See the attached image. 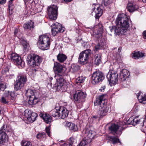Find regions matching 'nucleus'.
Masks as SVG:
<instances>
[{
  "label": "nucleus",
  "instance_id": "nucleus-1",
  "mask_svg": "<svg viewBox=\"0 0 146 146\" xmlns=\"http://www.w3.org/2000/svg\"><path fill=\"white\" fill-rule=\"evenodd\" d=\"M129 20L125 14H119L115 22L116 26H112L110 28V31L116 35L124 34L129 26Z\"/></svg>",
  "mask_w": 146,
  "mask_h": 146
},
{
  "label": "nucleus",
  "instance_id": "nucleus-2",
  "mask_svg": "<svg viewBox=\"0 0 146 146\" xmlns=\"http://www.w3.org/2000/svg\"><path fill=\"white\" fill-rule=\"evenodd\" d=\"M27 60V63L29 64L30 66L36 68H32L29 72L30 74L34 76L38 71V69L39 68L40 64L42 62V59L38 55L33 54L32 55H29Z\"/></svg>",
  "mask_w": 146,
  "mask_h": 146
},
{
  "label": "nucleus",
  "instance_id": "nucleus-3",
  "mask_svg": "<svg viewBox=\"0 0 146 146\" xmlns=\"http://www.w3.org/2000/svg\"><path fill=\"white\" fill-rule=\"evenodd\" d=\"M105 96L103 95L100 96L94 102L95 106H98L99 109H101L99 112L100 118H102L107 115L110 107V105L107 104V100L105 98Z\"/></svg>",
  "mask_w": 146,
  "mask_h": 146
},
{
  "label": "nucleus",
  "instance_id": "nucleus-4",
  "mask_svg": "<svg viewBox=\"0 0 146 146\" xmlns=\"http://www.w3.org/2000/svg\"><path fill=\"white\" fill-rule=\"evenodd\" d=\"M39 48L42 50L49 49L50 44V39L47 35H43L39 36L38 41Z\"/></svg>",
  "mask_w": 146,
  "mask_h": 146
},
{
  "label": "nucleus",
  "instance_id": "nucleus-5",
  "mask_svg": "<svg viewBox=\"0 0 146 146\" xmlns=\"http://www.w3.org/2000/svg\"><path fill=\"white\" fill-rule=\"evenodd\" d=\"M126 127V123L123 121L120 122L119 125L115 123L111 124L109 127V129L113 135L117 134V132L118 130L120 135L122 131Z\"/></svg>",
  "mask_w": 146,
  "mask_h": 146
},
{
  "label": "nucleus",
  "instance_id": "nucleus-6",
  "mask_svg": "<svg viewBox=\"0 0 146 146\" xmlns=\"http://www.w3.org/2000/svg\"><path fill=\"white\" fill-rule=\"evenodd\" d=\"M27 81V77L25 74H20L18 76L14 83V88L16 91L21 90Z\"/></svg>",
  "mask_w": 146,
  "mask_h": 146
},
{
  "label": "nucleus",
  "instance_id": "nucleus-7",
  "mask_svg": "<svg viewBox=\"0 0 146 146\" xmlns=\"http://www.w3.org/2000/svg\"><path fill=\"white\" fill-rule=\"evenodd\" d=\"M11 130L9 126H7L5 124L0 125V130L4 131L0 133V145H3L4 143L7 142L8 140V136L4 131L9 132Z\"/></svg>",
  "mask_w": 146,
  "mask_h": 146
},
{
  "label": "nucleus",
  "instance_id": "nucleus-8",
  "mask_svg": "<svg viewBox=\"0 0 146 146\" xmlns=\"http://www.w3.org/2000/svg\"><path fill=\"white\" fill-rule=\"evenodd\" d=\"M145 121V119H138L137 118H135L132 120V118H129L127 123L129 124H131L135 125L136 124L139 125L141 127V131L144 133H146V122L145 121L146 125L144 124V122Z\"/></svg>",
  "mask_w": 146,
  "mask_h": 146
},
{
  "label": "nucleus",
  "instance_id": "nucleus-9",
  "mask_svg": "<svg viewBox=\"0 0 146 146\" xmlns=\"http://www.w3.org/2000/svg\"><path fill=\"white\" fill-rule=\"evenodd\" d=\"M91 53V50L90 49H88L81 52L78 57V60L81 64L84 65L87 63Z\"/></svg>",
  "mask_w": 146,
  "mask_h": 146
},
{
  "label": "nucleus",
  "instance_id": "nucleus-10",
  "mask_svg": "<svg viewBox=\"0 0 146 146\" xmlns=\"http://www.w3.org/2000/svg\"><path fill=\"white\" fill-rule=\"evenodd\" d=\"M36 93H35L33 90L31 89H29L27 90L26 94V96L29 98L28 103L29 104L35 105L39 101L38 97L36 96Z\"/></svg>",
  "mask_w": 146,
  "mask_h": 146
},
{
  "label": "nucleus",
  "instance_id": "nucleus-11",
  "mask_svg": "<svg viewBox=\"0 0 146 146\" xmlns=\"http://www.w3.org/2000/svg\"><path fill=\"white\" fill-rule=\"evenodd\" d=\"M86 96V94L84 92L80 90H77L73 95L74 102L76 104H81L84 102Z\"/></svg>",
  "mask_w": 146,
  "mask_h": 146
},
{
  "label": "nucleus",
  "instance_id": "nucleus-12",
  "mask_svg": "<svg viewBox=\"0 0 146 146\" xmlns=\"http://www.w3.org/2000/svg\"><path fill=\"white\" fill-rule=\"evenodd\" d=\"M92 77V83L95 84L102 82L105 78V76L102 72L97 71L93 73Z\"/></svg>",
  "mask_w": 146,
  "mask_h": 146
},
{
  "label": "nucleus",
  "instance_id": "nucleus-13",
  "mask_svg": "<svg viewBox=\"0 0 146 146\" xmlns=\"http://www.w3.org/2000/svg\"><path fill=\"white\" fill-rule=\"evenodd\" d=\"M58 8L56 5H51L48 9V14L49 19L52 20H56L57 16Z\"/></svg>",
  "mask_w": 146,
  "mask_h": 146
},
{
  "label": "nucleus",
  "instance_id": "nucleus-14",
  "mask_svg": "<svg viewBox=\"0 0 146 146\" xmlns=\"http://www.w3.org/2000/svg\"><path fill=\"white\" fill-rule=\"evenodd\" d=\"M53 70L55 74L61 77H62L66 68L59 63L56 62L54 63Z\"/></svg>",
  "mask_w": 146,
  "mask_h": 146
},
{
  "label": "nucleus",
  "instance_id": "nucleus-15",
  "mask_svg": "<svg viewBox=\"0 0 146 146\" xmlns=\"http://www.w3.org/2000/svg\"><path fill=\"white\" fill-rule=\"evenodd\" d=\"M65 30V28L62 27L60 24L56 22L52 26L51 30L52 35L53 36H54L58 33H63Z\"/></svg>",
  "mask_w": 146,
  "mask_h": 146
},
{
  "label": "nucleus",
  "instance_id": "nucleus-16",
  "mask_svg": "<svg viewBox=\"0 0 146 146\" xmlns=\"http://www.w3.org/2000/svg\"><path fill=\"white\" fill-rule=\"evenodd\" d=\"M9 59H11L15 64L22 67L24 65V62L22 61L21 57L16 53H13L8 56Z\"/></svg>",
  "mask_w": 146,
  "mask_h": 146
},
{
  "label": "nucleus",
  "instance_id": "nucleus-17",
  "mask_svg": "<svg viewBox=\"0 0 146 146\" xmlns=\"http://www.w3.org/2000/svg\"><path fill=\"white\" fill-rule=\"evenodd\" d=\"M118 74L113 71H110L107 75V78L110 83L115 84L117 82Z\"/></svg>",
  "mask_w": 146,
  "mask_h": 146
},
{
  "label": "nucleus",
  "instance_id": "nucleus-18",
  "mask_svg": "<svg viewBox=\"0 0 146 146\" xmlns=\"http://www.w3.org/2000/svg\"><path fill=\"white\" fill-rule=\"evenodd\" d=\"M59 111L60 118L64 119L68 117L69 111L65 108L60 106Z\"/></svg>",
  "mask_w": 146,
  "mask_h": 146
},
{
  "label": "nucleus",
  "instance_id": "nucleus-19",
  "mask_svg": "<svg viewBox=\"0 0 146 146\" xmlns=\"http://www.w3.org/2000/svg\"><path fill=\"white\" fill-rule=\"evenodd\" d=\"M39 115L42 118L46 123H50L52 121V117L49 114L46 113H41Z\"/></svg>",
  "mask_w": 146,
  "mask_h": 146
},
{
  "label": "nucleus",
  "instance_id": "nucleus-20",
  "mask_svg": "<svg viewBox=\"0 0 146 146\" xmlns=\"http://www.w3.org/2000/svg\"><path fill=\"white\" fill-rule=\"evenodd\" d=\"M129 71L126 69L122 70L120 72L119 77L122 81H125L130 75Z\"/></svg>",
  "mask_w": 146,
  "mask_h": 146
},
{
  "label": "nucleus",
  "instance_id": "nucleus-21",
  "mask_svg": "<svg viewBox=\"0 0 146 146\" xmlns=\"http://www.w3.org/2000/svg\"><path fill=\"white\" fill-rule=\"evenodd\" d=\"M138 7L137 5L134 3L129 2L127 5V9L128 11L132 13L137 10Z\"/></svg>",
  "mask_w": 146,
  "mask_h": 146
},
{
  "label": "nucleus",
  "instance_id": "nucleus-22",
  "mask_svg": "<svg viewBox=\"0 0 146 146\" xmlns=\"http://www.w3.org/2000/svg\"><path fill=\"white\" fill-rule=\"evenodd\" d=\"M60 106L59 105L56 106L55 109L51 111L50 114L52 116L54 117H57L60 118Z\"/></svg>",
  "mask_w": 146,
  "mask_h": 146
},
{
  "label": "nucleus",
  "instance_id": "nucleus-23",
  "mask_svg": "<svg viewBox=\"0 0 146 146\" xmlns=\"http://www.w3.org/2000/svg\"><path fill=\"white\" fill-rule=\"evenodd\" d=\"M103 7L102 6L97 8L95 11L96 13L95 17L96 19H98L102 16L103 12Z\"/></svg>",
  "mask_w": 146,
  "mask_h": 146
},
{
  "label": "nucleus",
  "instance_id": "nucleus-24",
  "mask_svg": "<svg viewBox=\"0 0 146 146\" xmlns=\"http://www.w3.org/2000/svg\"><path fill=\"white\" fill-rule=\"evenodd\" d=\"M145 56V53L140 51L133 53L132 56V57L134 58L135 59L141 58Z\"/></svg>",
  "mask_w": 146,
  "mask_h": 146
},
{
  "label": "nucleus",
  "instance_id": "nucleus-25",
  "mask_svg": "<svg viewBox=\"0 0 146 146\" xmlns=\"http://www.w3.org/2000/svg\"><path fill=\"white\" fill-rule=\"evenodd\" d=\"M67 126L69 127V129L74 132L77 131L78 130V128L77 125H75L73 123H68L67 124Z\"/></svg>",
  "mask_w": 146,
  "mask_h": 146
},
{
  "label": "nucleus",
  "instance_id": "nucleus-26",
  "mask_svg": "<svg viewBox=\"0 0 146 146\" xmlns=\"http://www.w3.org/2000/svg\"><path fill=\"white\" fill-rule=\"evenodd\" d=\"M34 23L30 21L24 24L23 27L25 29L31 30L34 28Z\"/></svg>",
  "mask_w": 146,
  "mask_h": 146
},
{
  "label": "nucleus",
  "instance_id": "nucleus-27",
  "mask_svg": "<svg viewBox=\"0 0 146 146\" xmlns=\"http://www.w3.org/2000/svg\"><path fill=\"white\" fill-rule=\"evenodd\" d=\"M108 139L109 141L113 144L120 142L119 139L115 136H109L108 137Z\"/></svg>",
  "mask_w": 146,
  "mask_h": 146
},
{
  "label": "nucleus",
  "instance_id": "nucleus-28",
  "mask_svg": "<svg viewBox=\"0 0 146 146\" xmlns=\"http://www.w3.org/2000/svg\"><path fill=\"white\" fill-rule=\"evenodd\" d=\"M59 79L56 87L57 89L60 90L64 85V80L62 77H60Z\"/></svg>",
  "mask_w": 146,
  "mask_h": 146
},
{
  "label": "nucleus",
  "instance_id": "nucleus-29",
  "mask_svg": "<svg viewBox=\"0 0 146 146\" xmlns=\"http://www.w3.org/2000/svg\"><path fill=\"white\" fill-rule=\"evenodd\" d=\"M66 56L63 54H59L57 56V60L60 62H63L67 59Z\"/></svg>",
  "mask_w": 146,
  "mask_h": 146
},
{
  "label": "nucleus",
  "instance_id": "nucleus-30",
  "mask_svg": "<svg viewBox=\"0 0 146 146\" xmlns=\"http://www.w3.org/2000/svg\"><path fill=\"white\" fill-rule=\"evenodd\" d=\"M95 133L94 131L92 130H86L85 131V135L87 136V138L90 139L92 138L95 135Z\"/></svg>",
  "mask_w": 146,
  "mask_h": 146
},
{
  "label": "nucleus",
  "instance_id": "nucleus-31",
  "mask_svg": "<svg viewBox=\"0 0 146 146\" xmlns=\"http://www.w3.org/2000/svg\"><path fill=\"white\" fill-rule=\"evenodd\" d=\"M80 69V67L78 65L73 64L72 65L70 71L73 73H77Z\"/></svg>",
  "mask_w": 146,
  "mask_h": 146
},
{
  "label": "nucleus",
  "instance_id": "nucleus-32",
  "mask_svg": "<svg viewBox=\"0 0 146 146\" xmlns=\"http://www.w3.org/2000/svg\"><path fill=\"white\" fill-rule=\"evenodd\" d=\"M91 140L86 137L84 138L79 145L80 146H85L89 143Z\"/></svg>",
  "mask_w": 146,
  "mask_h": 146
},
{
  "label": "nucleus",
  "instance_id": "nucleus-33",
  "mask_svg": "<svg viewBox=\"0 0 146 146\" xmlns=\"http://www.w3.org/2000/svg\"><path fill=\"white\" fill-rule=\"evenodd\" d=\"M95 63L97 65H98L101 62V55L100 54H97L95 56Z\"/></svg>",
  "mask_w": 146,
  "mask_h": 146
},
{
  "label": "nucleus",
  "instance_id": "nucleus-34",
  "mask_svg": "<svg viewBox=\"0 0 146 146\" xmlns=\"http://www.w3.org/2000/svg\"><path fill=\"white\" fill-rule=\"evenodd\" d=\"M74 139L73 137H70L68 143H64L61 145L60 146H72V144H73L74 142Z\"/></svg>",
  "mask_w": 146,
  "mask_h": 146
},
{
  "label": "nucleus",
  "instance_id": "nucleus-35",
  "mask_svg": "<svg viewBox=\"0 0 146 146\" xmlns=\"http://www.w3.org/2000/svg\"><path fill=\"white\" fill-rule=\"evenodd\" d=\"M10 100L6 94L5 93L3 96L2 97L1 99V102L5 104H7L9 102V101Z\"/></svg>",
  "mask_w": 146,
  "mask_h": 146
},
{
  "label": "nucleus",
  "instance_id": "nucleus-36",
  "mask_svg": "<svg viewBox=\"0 0 146 146\" xmlns=\"http://www.w3.org/2000/svg\"><path fill=\"white\" fill-rule=\"evenodd\" d=\"M9 99L13 100L15 96V94L14 92H9L8 91L7 92L5 93Z\"/></svg>",
  "mask_w": 146,
  "mask_h": 146
},
{
  "label": "nucleus",
  "instance_id": "nucleus-37",
  "mask_svg": "<svg viewBox=\"0 0 146 146\" xmlns=\"http://www.w3.org/2000/svg\"><path fill=\"white\" fill-rule=\"evenodd\" d=\"M6 88V83L1 78H0V90L1 91H3Z\"/></svg>",
  "mask_w": 146,
  "mask_h": 146
},
{
  "label": "nucleus",
  "instance_id": "nucleus-38",
  "mask_svg": "<svg viewBox=\"0 0 146 146\" xmlns=\"http://www.w3.org/2000/svg\"><path fill=\"white\" fill-rule=\"evenodd\" d=\"M46 135L45 133H39L37 134L36 137L38 139H43L46 138Z\"/></svg>",
  "mask_w": 146,
  "mask_h": 146
},
{
  "label": "nucleus",
  "instance_id": "nucleus-39",
  "mask_svg": "<svg viewBox=\"0 0 146 146\" xmlns=\"http://www.w3.org/2000/svg\"><path fill=\"white\" fill-rule=\"evenodd\" d=\"M85 79V77L83 76H81L78 77L76 80V83L78 84V83H82L84 81Z\"/></svg>",
  "mask_w": 146,
  "mask_h": 146
},
{
  "label": "nucleus",
  "instance_id": "nucleus-40",
  "mask_svg": "<svg viewBox=\"0 0 146 146\" xmlns=\"http://www.w3.org/2000/svg\"><path fill=\"white\" fill-rule=\"evenodd\" d=\"M22 146H32L30 141L23 140L21 142Z\"/></svg>",
  "mask_w": 146,
  "mask_h": 146
},
{
  "label": "nucleus",
  "instance_id": "nucleus-41",
  "mask_svg": "<svg viewBox=\"0 0 146 146\" xmlns=\"http://www.w3.org/2000/svg\"><path fill=\"white\" fill-rule=\"evenodd\" d=\"M138 99L140 103L145 104V102L146 100V96H139L138 97Z\"/></svg>",
  "mask_w": 146,
  "mask_h": 146
},
{
  "label": "nucleus",
  "instance_id": "nucleus-42",
  "mask_svg": "<svg viewBox=\"0 0 146 146\" xmlns=\"http://www.w3.org/2000/svg\"><path fill=\"white\" fill-rule=\"evenodd\" d=\"M112 3V0H104L103 1L102 5L106 6H108Z\"/></svg>",
  "mask_w": 146,
  "mask_h": 146
},
{
  "label": "nucleus",
  "instance_id": "nucleus-43",
  "mask_svg": "<svg viewBox=\"0 0 146 146\" xmlns=\"http://www.w3.org/2000/svg\"><path fill=\"white\" fill-rule=\"evenodd\" d=\"M37 117L36 114L34 113L31 114V115L29 116H28V118H31L33 121H35Z\"/></svg>",
  "mask_w": 146,
  "mask_h": 146
},
{
  "label": "nucleus",
  "instance_id": "nucleus-44",
  "mask_svg": "<svg viewBox=\"0 0 146 146\" xmlns=\"http://www.w3.org/2000/svg\"><path fill=\"white\" fill-rule=\"evenodd\" d=\"M103 45L102 43H99L95 46V49L96 51L101 49L103 47Z\"/></svg>",
  "mask_w": 146,
  "mask_h": 146
},
{
  "label": "nucleus",
  "instance_id": "nucleus-45",
  "mask_svg": "<svg viewBox=\"0 0 146 146\" xmlns=\"http://www.w3.org/2000/svg\"><path fill=\"white\" fill-rule=\"evenodd\" d=\"M35 2L33 1L30 4V9H31L33 10H34L35 9Z\"/></svg>",
  "mask_w": 146,
  "mask_h": 146
},
{
  "label": "nucleus",
  "instance_id": "nucleus-46",
  "mask_svg": "<svg viewBox=\"0 0 146 146\" xmlns=\"http://www.w3.org/2000/svg\"><path fill=\"white\" fill-rule=\"evenodd\" d=\"M50 129L49 127H46L45 129L46 133H47L49 137L50 136Z\"/></svg>",
  "mask_w": 146,
  "mask_h": 146
},
{
  "label": "nucleus",
  "instance_id": "nucleus-47",
  "mask_svg": "<svg viewBox=\"0 0 146 146\" xmlns=\"http://www.w3.org/2000/svg\"><path fill=\"white\" fill-rule=\"evenodd\" d=\"M2 72L3 74H7L9 73L8 70L7 68H5L3 69V70H2Z\"/></svg>",
  "mask_w": 146,
  "mask_h": 146
},
{
  "label": "nucleus",
  "instance_id": "nucleus-48",
  "mask_svg": "<svg viewBox=\"0 0 146 146\" xmlns=\"http://www.w3.org/2000/svg\"><path fill=\"white\" fill-rule=\"evenodd\" d=\"M105 88H106L105 86H104L102 87H101V88L99 89V90L101 92H103L104 91V89Z\"/></svg>",
  "mask_w": 146,
  "mask_h": 146
},
{
  "label": "nucleus",
  "instance_id": "nucleus-49",
  "mask_svg": "<svg viewBox=\"0 0 146 146\" xmlns=\"http://www.w3.org/2000/svg\"><path fill=\"white\" fill-rule=\"evenodd\" d=\"M143 35L144 38L146 39V30L143 31Z\"/></svg>",
  "mask_w": 146,
  "mask_h": 146
},
{
  "label": "nucleus",
  "instance_id": "nucleus-50",
  "mask_svg": "<svg viewBox=\"0 0 146 146\" xmlns=\"http://www.w3.org/2000/svg\"><path fill=\"white\" fill-rule=\"evenodd\" d=\"M13 0H10L9 1V7H10L12 3V1Z\"/></svg>",
  "mask_w": 146,
  "mask_h": 146
},
{
  "label": "nucleus",
  "instance_id": "nucleus-51",
  "mask_svg": "<svg viewBox=\"0 0 146 146\" xmlns=\"http://www.w3.org/2000/svg\"><path fill=\"white\" fill-rule=\"evenodd\" d=\"M6 1V0H0V4H4Z\"/></svg>",
  "mask_w": 146,
  "mask_h": 146
},
{
  "label": "nucleus",
  "instance_id": "nucleus-52",
  "mask_svg": "<svg viewBox=\"0 0 146 146\" xmlns=\"http://www.w3.org/2000/svg\"><path fill=\"white\" fill-rule=\"evenodd\" d=\"M102 31H100L99 33H98L96 34L97 35H99V36H101L102 35Z\"/></svg>",
  "mask_w": 146,
  "mask_h": 146
},
{
  "label": "nucleus",
  "instance_id": "nucleus-53",
  "mask_svg": "<svg viewBox=\"0 0 146 146\" xmlns=\"http://www.w3.org/2000/svg\"><path fill=\"white\" fill-rule=\"evenodd\" d=\"M25 1V4L26 5V3L27 2H29L31 0H24Z\"/></svg>",
  "mask_w": 146,
  "mask_h": 146
},
{
  "label": "nucleus",
  "instance_id": "nucleus-54",
  "mask_svg": "<svg viewBox=\"0 0 146 146\" xmlns=\"http://www.w3.org/2000/svg\"><path fill=\"white\" fill-rule=\"evenodd\" d=\"M121 51V48H119L118 49V52H120Z\"/></svg>",
  "mask_w": 146,
  "mask_h": 146
},
{
  "label": "nucleus",
  "instance_id": "nucleus-55",
  "mask_svg": "<svg viewBox=\"0 0 146 146\" xmlns=\"http://www.w3.org/2000/svg\"><path fill=\"white\" fill-rule=\"evenodd\" d=\"M64 1L66 2H69L71 1L72 0H64Z\"/></svg>",
  "mask_w": 146,
  "mask_h": 146
},
{
  "label": "nucleus",
  "instance_id": "nucleus-56",
  "mask_svg": "<svg viewBox=\"0 0 146 146\" xmlns=\"http://www.w3.org/2000/svg\"><path fill=\"white\" fill-rule=\"evenodd\" d=\"M57 1V0H52V1L53 2H56Z\"/></svg>",
  "mask_w": 146,
  "mask_h": 146
},
{
  "label": "nucleus",
  "instance_id": "nucleus-57",
  "mask_svg": "<svg viewBox=\"0 0 146 146\" xmlns=\"http://www.w3.org/2000/svg\"><path fill=\"white\" fill-rule=\"evenodd\" d=\"M144 3H146V0H142Z\"/></svg>",
  "mask_w": 146,
  "mask_h": 146
},
{
  "label": "nucleus",
  "instance_id": "nucleus-58",
  "mask_svg": "<svg viewBox=\"0 0 146 146\" xmlns=\"http://www.w3.org/2000/svg\"><path fill=\"white\" fill-rule=\"evenodd\" d=\"M97 117L96 116H93V118H96Z\"/></svg>",
  "mask_w": 146,
  "mask_h": 146
},
{
  "label": "nucleus",
  "instance_id": "nucleus-59",
  "mask_svg": "<svg viewBox=\"0 0 146 146\" xmlns=\"http://www.w3.org/2000/svg\"><path fill=\"white\" fill-rule=\"evenodd\" d=\"M16 33V31H15V34Z\"/></svg>",
  "mask_w": 146,
  "mask_h": 146
}]
</instances>
